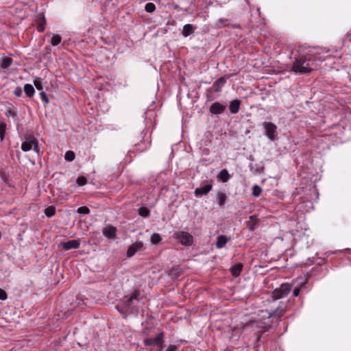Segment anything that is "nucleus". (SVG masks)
I'll use <instances>...</instances> for the list:
<instances>
[{"label": "nucleus", "instance_id": "23", "mask_svg": "<svg viewBox=\"0 0 351 351\" xmlns=\"http://www.w3.org/2000/svg\"><path fill=\"white\" fill-rule=\"evenodd\" d=\"M12 62V59L10 58H5L3 59L1 63V66L2 68H4V69H6L8 67H9L11 64Z\"/></svg>", "mask_w": 351, "mask_h": 351}, {"label": "nucleus", "instance_id": "4", "mask_svg": "<svg viewBox=\"0 0 351 351\" xmlns=\"http://www.w3.org/2000/svg\"><path fill=\"white\" fill-rule=\"evenodd\" d=\"M291 290V285L289 283H283L279 288L273 291V297L275 299H280L287 295Z\"/></svg>", "mask_w": 351, "mask_h": 351}, {"label": "nucleus", "instance_id": "20", "mask_svg": "<svg viewBox=\"0 0 351 351\" xmlns=\"http://www.w3.org/2000/svg\"><path fill=\"white\" fill-rule=\"evenodd\" d=\"M62 41V37L59 34H53L50 40L52 46H57Z\"/></svg>", "mask_w": 351, "mask_h": 351}, {"label": "nucleus", "instance_id": "7", "mask_svg": "<svg viewBox=\"0 0 351 351\" xmlns=\"http://www.w3.org/2000/svg\"><path fill=\"white\" fill-rule=\"evenodd\" d=\"M143 248V243L141 241H137L130 246H129L127 251V256L131 257L135 254L138 251L141 250Z\"/></svg>", "mask_w": 351, "mask_h": 351}, {"label": "nucleus", "instance_id": "37", "mask_svg": "<svg viewBox=\"0 0 351 351\" xmlns=\"http://www.w3.org/2000/svg\"><path fill=\"white\" fill-rule=\"evenodd\" d=\"M300 289L298 287L294 289L293 292V295L295 297H297L300 293Z\"/></svg>", "mask_w": 351, "mask_h": 351}, {"label": "nucleus", "instance_id": "11", "mask_svg": "<svg viewBox=\"0 0 351 351\" xmlns=\"http://www.w3.org/2000/svg\"><path fill=\"white\" fill-rule=\"evenodd\" d=\"M103 234L108 239H113L116 236V228L113 226H108L103 229Z\"/></svg>", "mask_w": 351, "mask_h": 351}, {"label": "nucleus", "instance_id": "19", "mask_svg": "<svg viewBox=\"0 0 351 351\" xmlns=\"http://www.w3.org/2000/svg\"><path fill=\"white\" fill-rule=\"evenodd\" d=\"M227 199V197L225 193L219 192L217 195V201L219 205L223 206Z\"/></svg>", "mask_w": 351, "mask_h": 351}, {"label": "nucleus", "instance_id": "17", "mask_svg": "<svg viewBox=\"0 0 351 351\" xmlns=\"http://www.w3.org/2000/svg\"><path fill=\"white\" fill-rule=\"evenodd\" d=\"M226 83V80L224 78L221 77L218 79L217 81L215 82L213 84V88L215 91H219L221 88Z\"/></svg>", "mask_w": 351, "mask_h": 351}, {"label": "nucleus", "instance_id": "38", "mask_svg": "<svg viewBox=\"0 0 351 351\" xmlns=\"http://www.w3.org/2000/svg\"><path fill=\"white\" fill-rule=\"evenodd\" d=\"M37 29L38 32H42L44 31L45 29V26L43 25H39L38 27H37Z\"/></svg>", "mask_w": 351, "mask_h": 351}, {"label": "nucleus", "instance_id": "26", "mask_svg": "<svg viewBox=\"0 0 351 351\" xmlns=\"http://www.w3.org/2000/svg\"><path fill=\"white\" fill-rule=\"evenodd\" d=\"M161 241V237L159 234L154 233L151 237V242L154 245L158 244Z\"/></svg>", "mask_w": 351, "mask_h": 351}, {"label": "nucleus", "instance_id": "22", "mask_svg": "<svg viewBox=\"0 0 351 351\" xmlns=\"http://www.w3.org/2000/svg\"><path fill=\"white\" fill-rule=\"evenodd\" d=\"M5 115L8 117L14 118L16 116V110L14 107L11 106L5 112Z\"/></svg>", "mask_w": 351, "mask_h": 351}, {"label": "nucleus", "instance_id": "34", "mask_svg": "<svg viewBox=\"0 0 351 351\" xmlns=\"http://www.w3.org/2000/svg\"><path fill=\"white\" fill-rule=\"evenodd\" d=\"M6 298H7L6 292L4 290L0 289V300H5Z\"/></svg>", "mask_w": 351, "mask_h": 351}, {"label": "nucleus", "instance_id": "42", "mask_svg": "<svg viewBox=\"0 0 351 351\" xmlns=\"http://www.w3.org/2000/svg\"><path fill=\"white\" fill-rule=\"evenodd\" d=\"M254 225H252V226H251V229H254Z\"/></svg>", "mask_w": 351, "mask_h": 351}, {"label": "nucleus", "instance_id": "15", "mask_svg": "<svg viewBox=\"0 0 351 351\" xmlns=\"http://www.w3.org/2000/svg\"><path fill=\"white\" fill-rule=\"evenodd\" d=\"M228 242V239L224 235H220L217 237L216 246L217 248L221 249L225 246L226 243Z\"/></svg>", "mask_w": 351, "mask_h": 351}, {"label": "nucleus", "instance_id": "29", "mask_svg": "<svg viewBox=\"0 0 351 351\" xmlns=\"http://www.w3.org/2000/svg\"><path fill=\"white\" fill-rule=\"evenodd\" d=\"M155 9L156 5L153 3H147L145 6V10H146V12L149 13L153 12L155 10Z\"/></svg>", "mask_w": 351, "mask_h": 351}, {"label": "nucleus", "instance_id": "6", "mask_svg": "<svg viewBox=\"0 0 351 351\" xmlns=\"http://www.w3.org/2000/svg\"><path fill=\"white\" fill-rule=\"evenodd\" d=\"M263 125L266 131V136L268 138L270 141H274L276 138L275 133L277 129L276 125L271 122H264Z\"/></svg>", "mask_w": 351, "mask_h": 351}, {"label": "nucleus", "instance_id": "16", "mask_svg": "<svg viewBox=\"0 0 351 351\" xmlns=\"http://www.w3.org/2000/svg\"><path fill=\"white\" fill-rule=\"evenodd\" d=\"M194 28L192 25L186 24L183 27L182 34L184 37H187L193 32Z\"/></svg>", "mask_w": 351, "mask_h": 351}, {"label": "nucleus", "instance_id": "14", "mask_svg": "<svg viewBox=\"0 0 351 351\" xmlns=\"http://www.w3.org/2000/svg\"><path fill=\"white\" fill-rule=\"evenodd\" d=\"M230 175L226 169H222L217 176L218 180L223 182H226L230 178Z\"/></svg>", "mask_w": 351, "mask_h": 351}, {"label": "nucleus", "instance_id": "39", "mask_svg": "<svg viewBox=\"0 0 351 351\" xmlns=\"http://www.w3.org/2000/svg\"><path fill=\"white\" fill-rule=\"evenodd\" d=\"M136 293H134L132 295H131L129 298V301L132 302L133 299H136Z\"/></svg>", "mask_w": 351, "mask_h": 351}, {"label": "nucleus", "instance_id": "21", "mask_svg": "<svg viewBox=\"0 0 351 351\" xmlns=\"http://www.w3.org/2000/svg\"><path fill=\"white\" fill-rule=\"evenodd\" d=\"M34 84L37 90H42L43 88L42 79L39 77H36L34 79Z\"/></svg>", "mask_w": 351, "mask_h": 351}, {"label": "nucleus", "instance_id": "24", "mask_svg": "<svg viewBox=\"0 0 351 351\" xmlns=\"http://www.w3.org/2000/svg\"><path fill=\"white\" fill-rule=\"evenodd\" d=\"M75 153L73 151H70V150L67 151L64 155L65 160L69 162L73 161L75 159Z\"/></svg>", "mask_w": 351, "mask_h": 351}, {"label": "nucleus", "instance_id": "8", "mask_svg": "<svg viewBox=\"0 0 351 351\" xmlns=\"http://www.w3.org/2000/svg\"><path fill=\"white\" fill-rule=\"evenodd\" d=\"M80 242L78 239L70 240L66 242L61 243V245L65 250H69L71 249H77L80 247Z\"/></svg>", "mask_w": 351, "mask_h": 351}, {"label": "nucleus", "instance_id": "1", "mask_svg": "<svg viewBox=\"0 0 351 351\" xmlns=\"http://www.w3.org/2000/svg\"><path fill=\"white\" fill-rule=\"evenodd\" d=\"M319 53L315 48L310 49L308 53L305 55H301L295 58L293 63L291 71L295 73L304 74L309 73L315 69L314 62L320 60L315 57V55Z\"/></svg>", "mask_w": 351, "mask_h": 351}, {"label": "nucleus", "instance_id": "12", "mask_svg": "<svg viewBox=\"0 0 351 351\" xmlns=\"http://www.w3.org/2000/svg\"><path fill=\"white\" fill-rule=\"evenodd\" d=\"M243 269V265L241 263H237L230 268V272L234 277H238Z\"/></svg>", "mask_w": 351, "mask_h": 351}, {"label": "nucleus", "instance_id": "2", "mask_svg": "<svg viewBox=\"0 0 351 351\" xmlns=\"http://www.w3.org/2000/svg\"><path fill=\"white\" fill-rule=\"evenodd\" d=\"M21 149L25 152L33 149L38 154L39 148L38 141L34 136L25 138V141L21 144Z\"/></svg>", "mask_w": 351, "mask_h": 351}, {"label": "nucleus", "instance_id": "35", "mask_svg": "<svg viewBox=\"0 0 351 351\" xmlns=\"http://www.w3.org/2000/svg\"><path fill=\"white\" fill-rule=\"evenodd\" d=\"M14 95L16 97H20L22 95V90L21 88H16L14 90Z\"/></svg>", "mask_w": 351, "mask_h": 351}, {"label": "nucleus", "instance_id": "30", "mask_svg": "<svg viewBox=\"0 0 351 351\" xmlns=\"http://www.w3.org/2000/svg\"><path fill=\"white\" fill-rule=\"evenodd\" d=\"M6 130V124L5 123H0V138L3 141L4 138V134Z\"/></svg>", "mask_w": 351, "mask_h": 351}, {"label": "nucleus", "instance_id": "36", "mask_svg": "<svg viewBox=\"0 0 351 351\" xmlns=\"http://www.w3.org/2000/svg\"><path fill=\"white\" fill-rule=\"evenodd\" d=\"M178 349L177 346L175 345H170L166 351H176Z\"/></svg>", "mask_w": 351, "mask_h": 351}, {"label": "nucleus", "instance_id": "5", "mask_svg": "<svg viewBox=\"0 0 351 351\" xmlns=\"http://www.w3.org/2000/svg\"><path fill=\"white\" fill-rule=\"evenodd\" d=\"M163 332L158 333L155 337L154 338H146L144 339V343L146 346H151L154 344L160 347V350H162V344H163Z\"/></svg>", "mask_w": 351, "mask_h": 351}, {"label": "nucleus", "instance_id": "25", "mask_svg": "<svg viewBox=\"0 0 351 351\" xmlns=\"http://www.w3.org/2000/svg\"><path fill=\"white\" fill-rule=\"evenodd\" d=\"M149 213V210L146 207H141L138 209V214L143 217H148Z\"/></svg>", "mask_w": 351, "mask_h": 351}, {"label": "nucleus", "instance_id": "40", "mask_svg": "<svg viewBox=\"0 0 351 351\" xmlns=\"http://www.w3.org/2000/svg\"><path fill=\"white\" fill-rule=\"evenodd\" d=\"M117 310L120 312V313L124 314L125 311L127 310V308H117Z\"/></svg>", "mask_w": 351, "mask_h": 351}, {"label": "nucleus", "instance_id": "3", "mask_svg": "<svg viewBox=\"0 0 351 351\" xmlns=\"http://www.w3.org/2000/svg\"><path fill=\"white\" fill-rule=\"evenodd\" d=\"M174 237L184 245L189 246L193 244V237L189 232L184 231L178 232L174 234Z\"/></svg>", "mask_w": 351, "mask_h": 351}, {"label": "nucleus", "instance_id": "18", "mask_svg": "<svg viewBox=\"0 0 351 351\" xmlns=\"http://www.w3.org/2000/svg\"><path fill=\"white\" fill-rule=\"evenodd\" d=\"M24 91L26 95L29 97H32L35 93L33 86L29 84L25 85Z\"/></svg>", "mask_w": 351, "mask_h": 351}, {"label": "nucleus", "instance_id": "10", "mask_svg": "<svg viewBox=\"0 0 351 351\" xmlns=\"http://www.w3.org/2000/svg\"><path fill=\"white\" fill-rule=\"evenodd\" d=\"M212 189V185L211 184H206L202 187L197 188L195 190V196H200V195H205L207 193H208Z\"/></svg>", "mask_w": 351, "mask_h": 351}, {"label": "nucleus", "instance_id": "32", "mask_svg": "<svg viewBox=\"0 0 351 351\" xmlns=\"http://www.w3.org/2000/svg\"><path fill=\"white\" fill-rule=\"evenodd\" d=\"M77 183L79 186H84L86 184L87 182V180L85 177L84 176H80L77 178Z\"/></svg>", "mask_w": 351, "mask_h": 351}, {"label": "nucleus", "instance_id": "28", "mask_svg": "<svg viewBox=\"0 0 351 351\" xmlns=\"http://www.w3.org/2000/svg\"><path fill=\"white\" fill-rule=\"evenodd\" d=\"M262 192L261 188L258 185H254L252 188V195L254 197H258Z\"/></svg>", "mask_w": 351, "mask_h": 351}, {"label": "nucleus", "instance_id": "9", "mask_svg": "<svg viewBox=\"0 0 351 351\" xmlns=\"http://www.w3.org/2000/svg\"><path fill=\"white\" fill-rule=\"evenodd\" d=\"M225 109L226 107L223 105L219 102H215L210 106V111L212 114H219L222 113Z\"/></svg>", "mask_w": 351, "mask_h": 351}, {"label": "nucleus", "instance_id": "27", "mask_svg": "<svg viewBox=\"0 0 351 351\" xmlns=\"http://www.w3.org/2000/svg\"><path fill=\"white\" fill-rule=\"evenodd\" d=\"M45 213L47 217H52L56 213V209L53 206H49L45 208Z\"/></svg>", "mask_w": 351, "mask_h": 351}, {"label": "nucleus", "instance_id": "41", "mask_svg": "<svg viewBox=\"0 0 351 351\" xmlns=\"http://www.w3.org/2000/svg\"><path fill=\"white\" fill-rule=\"evenodd\" d=\"M250 219H256V216L255 215H252L250 217Z\"/></svg>", "mask_w": 351, "mask_h": 351}, {"label": "nucleus", "instance_id": "33", "mask_svg": "<svg viewBox=\"0 0 351 351\" xmlns=\"http://www.w3.org/2000/svg\"><path fill=\"white\" fill-rule=\"evenodd\" d=\"M40 97H41V99L45 103V104H48L49 102V99L46 95V93L43 91H41L40 93Z\"/></svg>", "mask_w": 351, "mask_h": 351}, {"label": "nucleus", "instance_id": "31", "mask_svg": "<svg viewBox=\"0 0 351 351\" xmlns=\"http://www.w3.org/2000/svg\"><path fill=\"white\" fill-rule=\"evenodd\" d=\"M77 213L80 214L87 215L90 213V209L86 206H81L77 208Z\"/></svg>", "mask_w": 351, "mask_h": 351}, {"label": "nucleus", "instance_id": "13", "mask_svg": "<svg viewBox=\"0 0 351 351\" xmlns=\"http://www.w3.org/2000/svg\"><path fill=\"white\" fill-rule=\"evenodd\" d=\"M241 101L238 99L233 100L230 104V110L232 114H236L239 112L240 108Z\"/></svg>", "mask_w": 351, "mask_h": 351}]
</instances>
